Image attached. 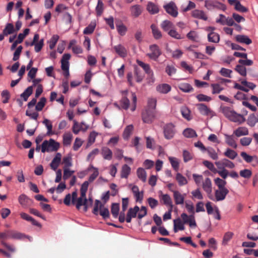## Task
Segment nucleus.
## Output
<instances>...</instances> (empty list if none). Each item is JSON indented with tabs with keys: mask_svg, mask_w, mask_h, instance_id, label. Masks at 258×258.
<instances>
[{
	"mask_svg": "<svg viewBox=\"0 0 258 258\" xmlns=\"http://www.w3.org/2000/svg\"><path fill=\"white\" fill-rule=\"evenodd\" d=\"M174 224V231L177 232L178 230H183L185 228L184 223L182 221L181 219L178 218L173 220Z\"/></svg>",
	"mask_w": 258,
	"mask_h": 258,
	"instance_id": "393cba45",
	"label": "nucleus"
},
{
	"mask_svg": "<svg viewBox=\"0 0 258 258\" xmlns=\"http://www.w3.org/2000/svg\"><path fill=\"white\" fill-rule=\"evenodd\" d=\"M221 160L222 161L224 168L227 167L230 169H233L235 167V164L230 160L226 158H223Z\"/></svg>",
	"mask_w": 258,
	"mask_h": 258,
	"instance_id": "338daca9",
	"label": "nucleus"
},
{
	"mask_svg": "<svg viewBox=\"0 0 258 258\" xmlns=\"http://www.w3.org/2000/svg\"><path fill=\"white\" fill-rule=\"evenodd\" d=\"M203 188L207 194L208 197L214 200V198L212 195V182L211 179L207 177L203 182Z\"/></svg>",
	"mask_w": 258,
	"mask_h": 258,
	"instance_id": "f8f14e48",
	"label": "nucleus"
},
{
	"mask_svg": "<svg viewBox=\"0 0 258 258\" xmlns=\"http://www.w3.org/2000/svg\"><path fill=\"white\" fill-rule=\"evenodd\" d=\"M87 171L88 172H92L88 180L90 182H92L98 176L99 173V170L97 167H95L93 165L90 164L87 168Z\"/></svg>",
	"mask_w": 258,
	"mask_h": 258,
	"instance_id": "dca6fc26",
	"label": "nucleus"
},
{
	"mask_svg": "<svg viewBox=\"0 0 258 258\" xmlns=\"http://www.w3.org/2000/svg\"><path fill=\"white\" fill-rule=\"evenodd\" d=\"M146 139V147L148 149L153 150L155 148V141L150 137H147Z\"/></svg>",
	"mask_w": 258,
	"mask_h": 258,
	"instance_id": "13d9d810",
	"label": "nucleus"
},
{
	"mask_svg": "<svg viewBox=\"0 0 258 258\" xmlns=\"http://www.w3.org/2000/svg\"><path fill=\"white\" fill-rule=\"evenodd\" d=\"M153 35L155 39H159L162 37V34L157 26L152 24L151 26Z\"/></svg>",
	"mask_w": 258,
	"mask_h": 258,
	"instance_id": "5fc2aeb1",
	"label": "nucleus"
},
{
	"mask_svg": "<svg viewBox=\"0 0 258 258\" xmlns=\"http://www.w3.org/2000/svg\"><path fill=\"white\" fill-rule=\"evenodd\" d=\"M18 200L19 203L24 207H27L31 202V200L24 194L20 195Z\"/></svg>",
	"mask_w": 258,
	"mask_h": 258,
	"instance_id": "c756f323",
	"label": "nucleus"
},
{
	"mask_svg": "<svg viewBox=\"0 0 258 258\" xmlns=\"http://www.w3.org/2000/svg\"><path fill=\"white\" fill-rule=\"evenodd\" d=\"M59 39V36L57 35H54L52 36L51 38L49 41V47L50 49H52L54 48L58 40Z\"/></svg>",
	"mask_w": 258,
	"mask_h": 258,
	"instance_id": "e2e57ef3",
	"label": "nucleus"
},
{
	"mask_svg": "<svg viewBox=\"0 0 258 258\" xmlns=\"http://www.w3.org/2000/svg\"><path fill=\"white\" fill-rule=\"evenodd\" d=\"M161 200L163 201V203L165 205L170 206V208L172 209L173 205L171 199L168 195L165 194L162 195Z\"/></svg>",
	"mask_w": 258,
	"mask_h": 258,
	"instance_id": "6e6d98bb",
	"label": "nucleus"
},
{
	"mask_svg": "<svg viewBox=\"0 0 258 258\" xmlns=\"http://www.w3.org/2000/svg\"><path fill=\"white\" fill-rule=\"evenodd\" d=\"M39 35L38 34H35L34 36L33 40L30 43V46H34V49L36 52H39L44 45V39H41L39 40Z\"/></svg>",
	"mask_w": 258,
	"mask_h": 258,
	"instance_id": "9d476101",
	"label": "nucleus"
},
{
	"mask_svg": "<svg viewBox=\"0 0 258 258\" xmlns=\"http://www.w3.org/2000/svg\"><path fill=\"white\" fill-rule=\"evenodd\" d=\"M191 16L197 19H201L204 21L208 20V16L203 10L196 9L192 11Z\"/></svg>",
	"mask_w": 258,
	"mask_h": 258,
	"instance_id": "6ab92c4d",
	"label": "nucleus"
},
{
	"mask_svg": "<svg viewBox=\"0 0 258 258\" xmlns=\"http://www.w3.org/2000/svg\"><path fill=\"white\" fill-rule=\"evenodd\" d=\"M102 155L105 159L108 160H111L112 157V151L107 147H103L102 149Z\"/></svg>",
	"mask_w": 258,
	"mask_h": 258,
	"instance_id": "e433bc0d",
	"label": "nucleus"
},
{
	"mask_svg": "<svg viewBox=\"0 0 258 258\" xmlns=\"http://www.w3.org/2000/svg\"><path fill=\"white\" fill-rule=\"evenodd\" d=\"M164 8L166 12L174 17H177L178 15L177 8L173 2H170L167 5L164 6Z\"/></svg>",
	"mask_w": 258,
	"mask_h": 258,
	"instance_id": "4468645a",
	"label": "nucleus"
},
{
	"mask_svg": "<svg viewBox=\"0 0 258 258\" xmlns=\"http://www.w3.org/2000/svg\"><path fill=\"white\" fill-rule=\"evenodd\" d=\"M117 30L120 35H124L125 34L127 28L122 23L116 24Z\"/></svg>",
	"mask_w": 258,
	"mask_h": 258,
	"instance_id": "0e129e2a",
	"label": "nucleus"
},
{
	"mask_svg": "<svg viewBox=\"0 0 258 258\" xmlns=\"http://www.w3.org/2000/svg\"><path fill=\"white\" fill-rule=\"evenodd\" d=\"M46 102V99L45 98H41L39 102L36 105L35 109L38 111H41L43 108L44 107Z\"/></svg>",
	"mask_w": 258,
	"mask_h": 258,
	"instance_id": "bf43d9fd",
	"label": "nucleus"
},
{
	"mask_svg": "<svg viewBox=\"0 0 258 258\" xmlns=\"http://www.w3.org/2000/svg\"><path fill=\"white\" fill-rule=\"evenodd\" d=\"M198 109L200 113L205 116L210 117L215 115V113L211 110L207 105L203 103H200L197 105Z\"/></svg>",
	"mask_w": 258,
	"mask_h": 258,
	"instance_id": "1a4fd4ad",
	"label": "nucleus"
},
{
	"mask_svg": "<svg viewBox=\"0 0 258 258\" xmlns=\"http://www.w3.org/2000/svg\"><path fill=\"white\" fill-rule=\"evenodd\" d=\"M75 204L76 205L77 208L78 209H80L82 206H84V210L86 211L88 208L92 205L93 200L91 198L87 199L86 196L82 197V195H81L80 197L77 198Z\"/></svg>",
	"mask_w": 258,
	"mask_h": 258,
	"instance_id": "7ed1b4c3",
	"label": "nucleus"
},
{
	"mask_svg": "<svg viewBox=\"0 0 258 258\" xmlns=\"http://www.w3.org/2000/svg\"><path fill=\"white\" fill-rule=\"evenodd\" d=\"M226 143L234 149L237 148V144L233 135H224Z\"/></svg>",
	"mask_w": 258,
	"mask_h": 258,
	"instance_id": "b1692460",
	"label": "nucleus"
},
{
	"mask_svg": "<svg viewBox=\"0 0 258 258\" xmlns=\"http://www.w3.org/2000/svg\"><path fill=\"white\" fill-rule=\"evenodd\" d=\"M181 113L182 116L187 120H189L191 119L190 111L187 107H182L181 108Z\"/></svg>",
	"mask_w": 258,
	"mask_h": 258,
	"instance_id": "c03bdc74",
	"label": "nucleus"
},
{
	"mask_svg": "<svg viewBox=\"0 0 258 258\" xmlns=\"http://www.w3.org/2000/svg\"><path fill=\"white\" fill-rule=\"evenodd\" d=\"M248 128L244 126L238 127L233 132V134L237 137L248 135Z\"/></svg>",
	"mask_w": 258,
	"mask_h": 258,
	"instance_id": "bb28decb",
	"label": "nucleus"
},
{
	"mask_svg": "<svg viewBox=\"0 0 258 258\" xmlns=\"http://www.w3.org/2000/svg\"><path fill=\"white\" fill-rule=\"evenodd\" d=\"M62 163L64 164L63 168H68L72 166V158L71 155H68L63 157Z\"/></svg>",
	"mask_w": 258,
	"mask_h": 258,
	"instance_id": "de8ad7c7",
	"label": "nucleus"
},
{
	"mask_svg": "<svg viewBox=\"0 0 258 258\" xmlns=\"http://www.w3.org/2000/svg\"><path fill=\"white\" fill-rule=\"evenodd\" d=\"M211 87L212 89V94H219L222 91L224 90V88L222 87L219 84H212Z\"/></svg>",
	"mask_w": 258,
	"mask_h": 258,
	"instance_id": "603ef678",
	"label": "nucleus"
},
{
	"mask_svg": "<svg viewBox=\"0 0 258 258\" xmlns=\"http://www.w3.org/2000/svg\"><path fill=\"white\" fill-rule=\"evenodd\" d=\"M14 32V27L11 23H8L3 30V32L6 36L13 34Z\"/></svg>",
	"mask_w": 258,
	"mask_h": 258,
	"instance_id": "8fccbe9b",
	"label": "nucleus"
},
{
	"mask_svg": "<svg viewBox=\"0 0 258 258\" xmlns=\"http://www.w3.org/2000/svg\"><path fill=\"white\" fill-rule=\"evenodd\" d=\"M150 50L151 52L148 53L147 56L152 59L157 60L161 54V51L158 46L155 44L152 45L150 46Z\"/></svg>",
	"mask_w": 258,
	"mask_h": 258,
	"instance_id": "2eb2a0df",
	"label": "nucleus"
},
{
	"mask_svg": "<svg viewBox=\"0 0 258 258\" xmlns=\"http://www.w3.org/2000/svg\"><path fill=\"white\" fill-rule=\"evenodd\" d=\"M134 126L132 124L128 125L127 126H126L123 133V137L124 139L128 140L130 136L132 134Z\"/></svg>",
	"mask_w": 258,
	"mask_h": 258,
	"instance_id": "79ce46f5",
	"label": "nucleus"
},
{
	"mask_svg": "<svg viewBox=\"0 0 258 258\" xmlns=\"http://www.w3.org/2000/svg\"><path fill=\"white\" fill-rule=\"evenodd\" d=\"M240 155L243 158L244 160L247 163H250L254 159L257 160V157L256 156H250L245 152H242L240 153Z\"/></svg>",
	"mask_w": 258,
	"mask_h": 258,
	"instance_id": "4d7b16f0",
	"label": "nucleus"
},
{
	"mask_svg": "<svg viewBox=\"0 0 258 258\" xmlns=\"http://www.w3.org/2000/svg\"><path fill=\"white\" fill-rule=\"evenodd\" d=\"M216 166L218 170L216 172L223 179H226L228 175V171L224 168L222 160L216 161L215 162Z\"/></svg>",
	"mask_w": 258,
	"mask_h": 258,
	"instance_id": "9b49d317",
	"label": "nucleus"
},
{
	"mask_svg": "<svg viewBox=\"0 0 258 258\" xmlns=\"http://www.w3.org/2000/svg\"><path fill=\"white\" fill-rule=\"evenodd\" d=\"M157 90L161 93L166 94L171 90V87L167 84H162L157 87Z\"/></svg>",
	"mask_w": 258,
	"mask_h": 258,
	"instance_id": "72a5a7b5",
	"label": "nucleus"
},
{
	"mask_svg": "<svg viewBox=\"0 0 258 258\" xmlns=\"http://www.w3.org/2000/svg\"><path fill=\"white\" fill-rule=\"evenodd\" d=\"M61 154L59 153H56L50 163V167L53 170H55L57 168L61 161Z\"/></svg>",
	"mask_w": 258,
	"mask_h": 258,
	"instance_id": "5701e85b",
	"label": "nucleus"
},
{
	"mask_svg": "<svg viewBox=\"0 0 258 258\" xmlns=\"http://www.w3.org/2000/svg\"><path fill=\"white\" fill-rule=\"evenodd\" d=\"M177 86L180 90L185 93L191 92L194 90L192 86L186 83H179L177 84Z\"/></svg>",
	"mask_w": 258,
	"mask_h": 258,
	"instance_id": "cd10ccee",
	"label": "nucleus"
},
{
	"mask_svg": "<svg viewBox=\"0 0 258 258\" xmlns=\"http://www.w3.org/2000/svg\"><path fill=\"white\" fill-rule=\"evenodd\" d=\"M155 110L145 109L142 112V120L144 122L150 123L155 118Z\"/></svg>",
	"mask_w": 258,
	"mask_h": 258,
	"instance_id": "6e6552de",
	"label": "nucleus"
},
{
	"mask_svg": "<svg viewBox=\"0 0 258 258\" xmlns=\"http://www.w3.org/2000/svg\"><path fill=\"white\" fill-rule=\"evenodd\" d=\"M142 12V8L140 5H136L131 8V12L132 16L138 17Z\"/></svg>",
	"mask_w": 258,
	"mask_h": 258,
	"instance_id": "7c9ffc66",
	"label": "nucleus"
},
{
	"mask_svg": "<svg viewBox=\"0 0 258 258\" xmlns=\"http://www.w3.org/2000/svg\"><path fill=\"white\" fill-rule=\"evenodd\" d=\"M128 186L130 188H131L136 199V201L137 202L141 203L143 199V191H140L138 186L136 185L130 184Z\"/></svg>",
	"mask_w": 258,
	"mask_h": 258,
	"instance_id": "ddd939ff",
	"label": "nucleus"
},
{
	"mask_svg": "<svg viewBox=\"0 0 258 258\" xmlns=\"http://www.w3.org/2000/svg\"><path fill=\"white\" fill-rule=\"evenodd\" d=\"M77 196L78 195L76 191L73 192L72 195L70 194L67 195L63 201L64 204L67 206H69L71 204V201L72 203L75 204Z\"/></svg>",
	"mask_w": 258,
	"mask_h": 258,
	"instance_id": "aec40b11",
	"label": "nucleus"
},
{
	"mask_svg": "<svg viewBox=\"0 0 258 258\" xmlns=\"http://www.w3.org/2000/svg\"><path fill=\"white\" fill-rule=\"evenodd\" d=\"M83 141L81 139H80L79 138H76L75 140V142H74V143L73 145V147L74 150V151L78 150V149L83 145Z\"/></svg>",
	"mask_w": 258,
	"mask_h": 258,
	"instance_id": "774afa93",
	"label": "nucleus"
},
{
	"mask_svg": "<svg viewBox=\"0 0 258 258\" xmlns=\"http://www.w3.org/2000/svg\"><path fill=\"white\" fill-rule=\"evenodd\" d=\"M187 37L189 40L194 42H199L200 37L198 33L195 31H190L187 34Z\"/></svg>",
	"mask_w": 258,
	"mask_h": 258,
	"instance_id": "ea45409f",
	"label": "nucleus"
},
{
	"mask_svg": "<svg viewBox=\"0 0 258 258\" xmlns=\"http://www.w3.org/2000/svg\"><path fill=\"white\" fill-rule=\"evenodd\" d=\"M208 39L210 42L218 43L220 40V36L218 34L214 32H211L208 34Z\"/></svg>",
	"mask_w": 258,
	"mask_h": 258,
	"instance_id": "c9c22d12",
	"label": "nucleus"
},
{
	"mask_svg": "<svg viewBox=\"0 0 258 258\" xmlns=\"http://www.w3.org/2000/svg\"><path fill=\"white\" fill-rule=\"evenodd\" d=\"M96 23L95 21H92L91 22L90 24L85 28L83 31V33L84 34H92L96 27Z\"/></svg>",
	"mask_w": 258,
	"mask_h": 258,
	"instance_id": "f704fd0d",
	"label": "nucleus"
},
{
	"mask_svg": "<svg viewBox=\"0 0 258 258\" xmlns=\"http://www.w3.org/2000/svg\"><path fill=\"white\" fill-rule=\"evenodd\" d=\"M161 27L164 31L169 32L170 30L173 28V24L171 22L166 20L162 22Z\"/></svg>",
	"mask_w": 258,
	"mask_h": 258,
	"instance_id": "37998d69",
	"label": "nucleus"
},
{
	"mask_svg": "<svg viewBox=\"0 0 258 258\" xmlns=\"http://www.w3.org/2000/svg\"><path fill=\"white\" fill-rule=\"evenodd\" d=\"M236 40L241 43L249 45L252 43L251 40L248 36L244 35H237L235 36Z\"/></svg>",
	"mask_w": 258,
	"mask_h": 258,
	"instance_id": "a878e982",
	"label": "nucleus"
},
{
	"mask_svg": "<svg viewBox=\"0 0 258 258\" xmlns=\"http://www.w3.org/2000/svg\"><path fill=\"white\" fill-rule=\"evenodd\" d=\"M131 168L126 164L122 166L120 176L121 178H127L130 174Z\"/></svg>",
	"mask_w": 258,
	"mask_h": 258,
	"instance_id": "4c0bfd02",
	"label": "nucleus"
},
{
	"mask_svg": "<svg viewBox=\"0 0 258 258\" xmlns=\"http://www.w3.org/2000/svg\"><path fill=\"white\" fill-rule=\"evenodd\" d=\"M163 133L166 139H172L175 133L174 125L171 123L165 124L163 127Z\"/></svg>",
	"mask_w": 258,
	"mask_h": 258,
	"instance_id": "39448f33",
	"label": "nucleus"
},
{
	"mask_svg": "<svg viewBox=\"0 0 258 258\" xmlns=\"http://www.w3.org/2000/svg\"><path fill=\"white\" fill-rule=\"evenodd\" d=\"M88 128L89 125L84 122L79 123L76 120H73L72 131L75 135H78L80 132H85Z\"/></svg>",
	"mask_w": 258,
	"mask_h": 258,
	"instance_id": "0eeeda50",
	"label": "nucleus"
},
{
	"mask_svg": "<svg viewBox=\"0 0 258 258\" xmlns=\"http://www.w3.org/2000/svg\"><path fill=\"white\" fill-rule=\"evenodd\" d=\"M59 148V144L52 139L45 140L41 145V152H51L56 151Z\"/></svg>",
	"mask_w": 258,
	"mask_h": 258,
	"instance_id": "f03ea898",
	"label": "nucleus"
},
{
	"mask_svg": "<svg viewBox=\"0 0 258 258\" xmlns=\"http://www.w3.org/2000/svg\"><path fill=\"white\" fill-rule=\"evenodd\" d=\"M137 62L140 67L143 69L145 73L148 75V82L149 83H154L155 79L153 76V72L151 70L149 64L145 63L138 59L137 60Z\"/></svg>",
	"mask_w": 258,
	"mask_h": 258,
	"instance_id": "423d86ee",
	"label": "nucleus"
},
{
	"mask_svg": "<svg viewBox=\"0 0 258 258\" xmlns=\"http://www.w3.org/2000/svg\"><path fill=\"white\" fill-rule=\"evenodd\" d=\"M33 92V86L28 87L23 93L21 94V97L24 100L27 101L28 97L31 95Z\"/></svg>",
	"mask_w": 258,
	"mask_h": 258,
	"instance_id": "3c124183",
	"label": "nucleus"
},
{
	"mask_svg": "<svg viewBox=\"0 0 258 258\" xmlns=\"http://www.w3.org/2000/svg\"><path fill=\"white\" fill-rule=\"evenodd\" d=\"M214 181L219 188H226L225 186L226 184V181L224 179L217 177L214 179Z\"/></svg>",
	"mask_w": 258,
	"mask_h": 258,
	"instance_id": "680f3d73",
	"label": "nucleus"
},
{
	"mask_svg": "<svg viewBox=\"0 0 258 258\" xmlns=\"http://www.w3.org/2000/svg\"><path fill=\"white\" fill-rule=\"evenodd\" d=\"M102 206H103V205L99 200H95V205H94V207L93 208V213L95 215H97L98 214L99 211L100 210V209Z\"/></svg>",
	"mask_w": 258,
	"mask_h": 258,
	"instance_id": "69168bd1",
	"label": "nucleus"
},
{
	"mask_svg": "<svg viewBox=\"0 0 258 258\" xmlns=\"http://www.w3.org/2000/svg\"><path fill=\"white\" fill-rule=\"evenodd\" d=\"M184 136L186 138H194L197 137V135L196 131L190 128H187L183 132Z\"/></svg>",
	"mask_w": 258,
	"mask_h": 258,
	"instance_id": "09e8293b",
	"label": "nucleus"
},
{
	"mask_svg": "<svg viewBox=\"0 0 258 258\" xmlns=\"http://www.w3.org/2000/svg\"><path fill=\"white\" fill-rule=\"evenodd\" d=\"M119 210V205L116 203H113L111 206V212L114 218H117L118 216Z\"/></svg>",
	"mask_w": 258,
	"mask_h": 258,
	"instance_id": "052dcab7",
	"label": "nucleus"
},
{
	"mask_svg": "<svg viewBox=\"0 0 258 258\" xmlns=\"http://www.w3.org/2000/svg\"><path fill=\"white\" fill-rule=\"evenodd\" d=\"M229 191L226 188H219L215 191V199L217 201H223L225 199Z\"/></svg>",
	"mask_w": 258,
	"mask_h": 258,
	"instance_id": "f3484780",
	"label": "nucleus"
},
{
	"mask_svg": "<svg viewBox=\"0 0 258 258\" xmlns=\"http://www.w3.org/2000/svg\"><path fill=\"white\" fill-rule=\"evenodd\" d=\"M205 7L209 11L213 10L215 9H221L223 10L226 9V7L224 5L216 1L213 0L205 1Z\"/></svg>",
	"mask_w": 258,
	"mask_h": 258,
	"instance_id": "20e7f679",
	"label": "nucleus"
},
{
	"mask_svg": "<svg viewBox=\"0 0 258 258\" xmlns=\"http://www.w3.org/2000/svg\"><path fill=\"white\" fill-rule=\"evenodd\" d=\"M137 176L143 182H145L147 179V173L146 171L143 168H139L137 171Z\"/></svg>",
	"mask_w": 258,
	"mask_h": 258,
	"instance_id": "a18cd8bd",
	"label": "nucleus"
},
{
	"mask_svg": "<svg viewBox=\"0 0 258 258\" xmlns=\"http://www.w3.org/2000/svg\"><path fill=\"white\" fill-rule=\"evenodd\" d=\"M221 109L224 115L232 122L240 124L245 121V118L242 115L237 113L230 107H223Z\"/></svg>",
	"mask_w": 258,
	"mask_h": 258,
	"instance_id": "f257e3e1",
	"label": "nucleus"
},
{
	"mask_svg": "<svg viewBox=\"0 0 258 258\" xmlns=\"http://www.w3.org/2000/svg\"><path fill=\"white\" fill-rule=\"evenodd\" d=\"M258 122V115L252 113L249 115L247 120V124L251 126H254Z\"/></svg>",
	"mask_w": 258,
	"mask_h": 258,
	"instance_id": "c85d7f7f",
	"label": "nucleus"
},
{
	"mask_svg": "<svg viewBox=\"0 0 258 258\" xmlns=\"http://www.w3.org/2000/svg\"><path fill=\"white\" fill-rule=\"evenodd\" d=\"M147 9L151 14H155L159 12V8L158 6L152 2L148 3Z\"/></svg>",
	"mask_w": 258,
	"mask_h": 258,
	"instance_id": "58836bf2",
	"label": "nucleus"
},
{
	"mask_svg": "<svg viewBox=\"0 0 258 258\" xmlns=\"http://www.w3.org/2000/svg\"><path fill=\"white\" fill-rule=\"evenodd\" d=\"M73 139V135L70 132H67L63 135V144L65 146H69L71 144Z\"/></svg>",
	"mask_w": 258,
	"mask_h": 258,
	"instance_id": "2f4dec72",
	"label": "nucleus"
},
{
	"mask_svg": "<svg viewBox=\"0 0 258 258\" xmlns=\"http://www.w3.org/2000/svg\"><path fill=\"white\" fill-rule=\"evenodd\" d=\"M113 49L116 53L120 57H124L127 55V50L126 48L121 44L114 46Z\"/></svg>",
	"mask_w": 258,
	"mask_h": 258,
	"instance_id": "4be33fe9",
	"label": "nucleus"
},
{
	"mask_svg": "<svg viewBox=\"0 0 258 258\" xmlns=\"http://www.w3.org/2000/svg\"><path fill=\"white\" fill-rule=\"evenodd\" d=\"M185 194L182 195L178 191H173V198L176 205H182L184 203Z\"/></svg>",
	"mask_w": 258,
	"mask_h": 258,
	"instance_id": "412c9836",
	"label": "nucleus"
},
{
	"mask_svg": "<svg viewBox=\"0 0 258 258\" xmlns=\"http://www.w3.org/2000/svg\"><path fill=\"white\" fill-rule=\"evenodd\" d=\"M206 151L207 152L209 156L213 160H217L218 159V155L215 150L212 147L207 148Z\"/></svg>",
	"mask_w": 258,
	"mask_h": 258,
	"instance_id": "864d4df0",
	"label": "nucleus"
},
{
	"mask_svg": "<svg viewBox=\"0 0 258 258\" xmlns=\"http://www.w3.org/2000/svg\"><path fill=\"white\" fill-rule=\"evenodd\" d=\"M168 160L173 169L175 171H177L179 169L180 160L176 157L171 156L168 157Z\"/></svg>",
	"mask_w": 258,
	"mask_h": 258,
	"instance_id": "473e14b6",
	"label": "nucleus"
},
{
	"mask_svg": "<svg viewBox=\"0 0 258 258\" xmlns=\"http://www.w3.org/2000/svg\"><path fill=\"white\" fill-rule=\"evenodd\" d=\"M139 211V207L137 206L134 207V208H130L127 213L126 221L127 223L131 222L133 218H135L137 216V213Z\"/></svg>",
	"mask_w": 258,
	"mask_h": 258,
	"instance_id": "a211bd4d",
	"label": "nucleus"
},
{
	"mask_svg": "<svg viewBox=\"0 0 258 258\" xmlns=\"http://www.w3.org/2000/svg\"><path fill=\"white\" fill-rule=\"evenodd\" d=\"M224 155L230 159L233 160L237 156V153L234 150L227 148L224 153Z\"/></svg>",
	"mask_w": 258,
	"mask_h": 258,
	"instance_id": "49530a36",
	"label": "nucleus"
},
{
	"mask_svg": "<svg viewBox=\"0 0 258 258\" xmlns=\"http://www.w3.org/2000/svg\"><path fill=\"white\" fill-rule=\"evenodd\" d=\"M175 178L180 186L184 185L188 182L186 178L180 173L176 174Z\"/></svg>",
	"mask_w": 258,
	"mask_h": 258,
	"instance_id": "a19ab883",
	"label": "nucleus"
}]
</instances>
